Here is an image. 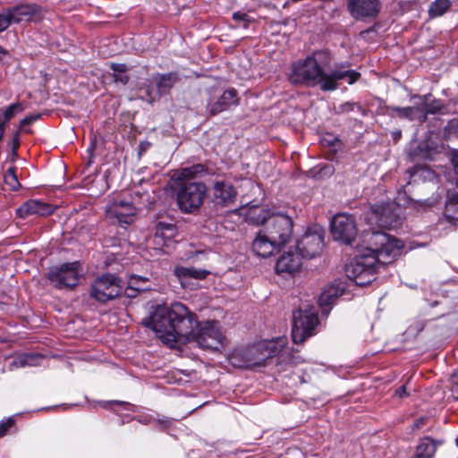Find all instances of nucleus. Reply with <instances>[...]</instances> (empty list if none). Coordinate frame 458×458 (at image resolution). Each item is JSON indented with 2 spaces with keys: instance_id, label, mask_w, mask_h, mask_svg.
Wrapping results in <instances>:
<instances>
[{
  "instance_id": "19",
  "label": "nucleus",
  "mask_w": 458,
  "mask_h": 458,
  "mask_svg": "<svg viewBox=\"0 0 458 458\" xmlns=\"http://www.w3.org/2000/svg\"><path fill=\"white\" fill-rule=\"evenodd\" d=\"M107 212L110 216L116 218L120 224L130 225L136 215V208L131 202L121 199L112 203Z\"/></svg>"
},
{
  "instance_id": "44",
  "label": "nucleus",
  "mask_w": 458,
  "mask_h": 458,
  "mask_svg": "<svg viewBox=\"0 0 458 458\" xmlns=\"http://www.w3.org/2000/svg\"><path fill=\"white\" fill-rule=\"evenodd\" d=\"M395 395H397V396H399L401 398L408 396V394L406 392V386H402L398 389H396Z\"/></svg>"
},
{
  "instance_id": "32",
  "label": "nucleus",
  "mask_w": 458,
  "mask_h": 458,
  "mask_svg": "<svg viewBox=\"0 0 458 458\" xmlns=\"http://www.w3.org/2000/svg\"><path fill=\"white\" fill-rule=\"evenodd\" d=\"M23 111V106L21 103L16 102L11 104L4 112L3 116H0L1 122L4 124H6L8 121H10L15 114L21 113Z\"/></svg>"
},
{
  "instance_id": "49",
  "label": "nucleus",
  "mask_w": 458,
  "mask_h": 458,
  "mask_svg": "<svg viewBox=\"0 0 458 458\" xmlns=\"http://www.w3.org/2000/svg\"><path fill=\"white\" fill-rule=\"evenodd\" d=\"M125 293H126V295L128 297L131 298V297H134L136 295L137 292L136 291H128V287H127L126 290H125Z\"/></svg>"
},
{
  "instance_id": "52",
  "label": "nucleus",
  "mask_w": 458,
  "mask_h": 458,
  "mask_svg": "<svg viewBox=\"0 0 458 458\" xmlns=\"http://www.w3.org/2000/svg\"><path fill=\"white\" fill-rule=\"evenodd\" d=\"M437 304H438V302H437V301H433V302L431 303V307H435V306H437Z\"/></svg>"
},
{
  "instance_id": "37",
  "label": "nucleus",
  "mask_w": 458,
  "mask_h": 458,
  "mask_svg": "<svg viewBox=\"0 0 458 458\" xmlns=\"http://www.w3.org/2000/svg\"><path fill=\"white\" fill-rule=\"evenodd\" d=\"M355 108L358 110H362L360 105L353 103V102H346L339 106V113H350L353 111Z\"/></svg>"
},
{
  "instance_id": "27",
  "label": "nucleus",
  "mask_w": 458,
  "mask_h": 458,
  "mask_svg": "<svg viewBox=\"0 0 458 458\" xmlns=\"http://www.w3.org/2000/svg\"><path fill=\"white\" fill-rule=\"evenodd\" d=\"M4 184L5 191H15L21 188L15 166H11L5 171L4 174Z\"/></svg>"
},
{
  "instance_id": "50",
  "label": "nucleus",
  "mask_w": 458,
  "mask_h": 458,
  "mask_svg": "<svg viewBox=\"0 0 458 458\" xmlns=\"http://www.w3.org/2000/svg\"><path fill=\"white\" fill-rule=\"evenodd\" d=\"M162 424H164L165 427H168L172 424V421L169 420H166L162 421Z\"/></svg>"
},
{
  "instance_id": "38",
  "label": "nucleus",
  "mask_w": 458,
  "mask_h": 458,
  "mask_svg": "<svg viewBox=\"0 0 458 458\" xmlns=\"http://www.w3.org/2000/svg\"><path fill=\"white\" fill-rule=\"evenodd\" d=\"M233 19L237 22H244V27H248V23L251 21L246 13L236 12L233 14Z\"/></svg>"
},
{
  "instance_id": "17",
  "label": "nucleus",
  "mask_w": 458,
  "mask_h": 458,
  "mask_svg": "<svg viewBox=\"0 0 458 458\" xmlns=\"http://www.w3.org/2000/svg\"><path fill=\"white\" fill-rule=\"evenodd\" d=\"M55 207L47 202L29 199L16 209V214L21 218H26L32 215L48 216L55 212Z\"/></svg>"
},
{
  "instance_id": "11",
  "label": "nucleus",
  "mask_w": 458,
  "mask_h": 458,
  "mask_svg": "<svg viewBox=\"0 0 458 458\" xmlns=\"http://www.w3.org/2000/svg\"><path fill=\"white\" fill-rule=\"evenodd\" d=\"M357 225L354 217L346 213L335 215L331 221V233L335 241L351 244L357 236Z\"/></svg>"
},
{
  "instance_id": "12",
  "label": "nucleus",
  "mask_w": 458,
  "mask_h": 458,
  "mask_svg": "<svg viewBox=\"0 0 458 458\" xmlns=\"http://www.w3.org/2000/svg\"><path fill=\"white\" fill-rule=\"evenodd\" d=\"M80 262L64 263L52 268L47 278L55 284L57 288H72L78 284Z\"/></svg>"
},
{
  "instance_id": "28",
  "label": "nucleus",
  "mask_w": 458,
  "mask_h": 458,
  "mask_svg": "<svg viewBox=\"0 0 458 458\" xmlns=\"http://www.w3.org/2000/svg\"><path fill=\"white\" fill-rule=\"evenodd\" d=\"M445 216L449 222L458 220V194L448 196L445 208Z\"/></svg>"
},
{
  "instance_id": "46",
  "label": "nucleus",
  "mask_w": 458,
  "mask_h": 458,
  "mask_svg": "<svg viewBox=\"0 0 458 458\" xmlns=\"http://www.w3.org/2000/svg\"><path fill=\"white\" fill-rule=\"evenodd\" d=\"M130 278H138L139 282L143 284H146L148 283V278L140 276L132 275Z\"/></svg>"
},
{
  "instance_id": "36",
  "label": "nucleus",
  "mask_w": 458,
  "mask_h": 458,
  "mask_svg": "<svg viewBox=\"0 0 458 458\" xmlns=\"http://www.w3.org/2000/svg\"><path fill=\"white\" fill-rule=\"evenodd\" d=\"M12 22L13 21L8 13V10L3 13H0V32L5 30Z\"/></svg>"
},
{
  "instance_id": "8",
  "label": "nucleus",
  "mask_w": 458,
  "mask_h": 458,
  "mask_svg": "<svg viewBox=\"0 0 458 458\" xmlns=\"http://www.w3.org/2000/svg\"><path fill=\"white\" fill-rule=\"evenodd\" d=\"M324 229L313 225L297 239L296 249L303 259H313L320 254L324 247Z\"/></svg>"
},
{
  "instance_id": "22",
  "label": "nucleus",
  "mask_w": 458,
  "mask_h": 458,
  "mask_svg": "<svg viewBox=\"0 0 458 458\" xmlns=\"http://www.w3.org/2000/svg\"><path fill=\"white\" fill-rule=\"evenodd\" d=\"M176 233L174 225L165 222H158L156 225L153 242L162 250L163 246L166 245L167 241H171Z\"/></svg>"
},
{
  "instance_id": "34",
  "label": "nucleus",
  "mask_w": 458,
  "mask_h": 458,
  "mask_svg": "<svg viewBox=\"0 0 458 458\" xmlns=\"http://www.w3.org/2000/svg\"><path fill=\"white\" fill-rule=\"evenodd\" d=\"M430 95H424V102L426 106V112L428 114H435L440 112L443 109V104L439 100H432L429 101L428 98Z\"/></svg>"
},
{
  "instance_id": "1",
  "label": "nucleus",
  "mask_w": 458,
  "mask_h": 458,
  "mask_svg": "<svg viewBox=\"0 0 458 458\" xmlns=\"http://www.w3.org/2000/svg\"><path fill=\"white\" fill-rule=\"evenodd\" d=\"M142 324L155 331L158 338L171 348L195 342L202 349L217 351L224 347L225 337L216 322L199 324L197 316L181 302L170 307L157 306Z\"/></svg>"
},
{
  "instance_id": "53",
  "label": "nucleus",
  "mask_w": 458,
  "mask_h": 458,
  "mask_svg": "<svg viewBox=\"0 0 458 458\" xmlns=\"http://www.w3.org/2000/svg\"><path fill=\"white\" fill-rule=\"evenodd\" d=\"M21 363L22 365H24V364H26V363H27V360H21Z\"/></svg>"
},
{
  "instance_id": "9",
  "label": "nucleus",
  "mask_w": 458,
  "mask_h": 458,
  "mask_svg": "<svg viewBox=\"0 0 458 458\" xmlns=\"http://www.w3.org/2000/svg\"><path fill=\"white\" fill-rule=\"evenodd\" d=\"M122 291L120 280L114 275L98 277L91 285L90 296L99 302H106L118 297Z\"/></svg>"
},
{
  "instance_id": "30",
  "label": "nucleus",
  "mask_w": 458,
  "mask_h": 458,
  "mask_svg": "<svg viewBox=\"0 0 458 458\" xmlns=\"http://www.w3.org/2000/svg\"><path fill=\"white\" fill-rule=\"evenodd\" d=\"M386 113L392 117L397 116L411 121L413 120V109L411 106L399 107L395 106H386Z\"/></svg>"
},
{
  "instance_id": "23",
  "label": "nucleus",
  "mask_w": 458,
  "mask_h": 458,
  "mask_svg": "<svg viewBox=\"0 0 458 458\" xmlns=\"http://www.w3.org/2000/svg\"><path fill=\"white\" fill-rule=\"evenodd\" d=\"M441 443L428 437L420 439L411 458H433L437 445Z\"/></svg>"
},
{
  "instance_id": "26",
  "label": "nucleus",
  "mask_w": 458,
  "mask_h": 458,
  "mask_svg": "<svg viewBox=\"0 0 458 458\" xmlns=\"http://www.w3.org/2000/svg\"><path fill=\"white\" fill-rule=\"evenodd\" d=\"M343 293V289L335 285H329L326 287L319 295L318 303L321 307L329 306L333 304L338 297L342 296Z\"/></svg>"
},
{
  "instance_id": "14",
  "label": "nucleus",
  "mask_w": 458,
  "mask_h": 458,
  "mask_svg": "<svg viewBox=\"0 0 458 458\" xmlns=\"http://www.w3.org/2000/svg\"><path fill=\"white\" fill-rule=\"evenodd\" d=\"M211 191L213 202L220 207L233 205L238 194L236 188L231 182L224 180L216 181Z\"/></svg>"
},
{
  "instance_id": "24",
  "label": "nucleus",
  "mask_w": 458,
  "mask_h": 458,
  "mask_svg": "<svg viewBox=\"0 0 458 458\" xmlns=\"http://www.w3.org/2000/svg\"><path fill=\"white\" fill-rule=\"evenodd\" d=\"M208 173L206 165L202 164L193 165L191 166L182 168L177 173V180L182 182H191V179L201 177Z\"/></svg>"
},
{
  "instance_id": "41",
  "label": "nucleus",
  "mask_w": 458,
  "mask_h": 458,
  "mask_svg": "<svg viewBox=\"0 0 458 458\" xmlns=\"http://www.w3.org/2000/svg\"><path fill=\"white\" fill-rule=\"evenodd\" d=\"M14 420L12 418H9L7 420L0 423V437L5 435V433L11 428Z\"/></svg>"
},
{
  "instance_id": "40",
  "label": "nucleus",
  "mask_w": 458,
  "mask_h": 458,
  "mask_svg": "<svg viewBox=\"0 0 458 458\" xmlns=\"http://www.w3.org/2000/svg\"><path fill=\"white\" fill-rule=\"evenodd\" d=\"M20 130H17L12 140V151L13 156H17V149L20 147Z\"/></svg>"
},
{
  "instance_id": "51",
  "label": "nucleus",
  "mask_w": 458,
  "mask_h": 458,
  "mask_svg": "<svg viewBox=\"0 0 458 458\" xmlns=\"http://www.w3.org/2000/svg\"><path fill=\"white\" fill-rule=\"evenodd\" d=\"M339 142H340L339 139L334 138L332 140V146H335V143H339Z\"/></svg>"
},
{
  "instance_id": "45",
  "label": "nucleus",
  "mask_w": 458,
  "mask_h": 458,
  "mask_svg": "<svg viewBox=\"0 0 458 458\" xmlns=\"http://www.w3.org/2000/svg\"><path fill=\"white\" fill-rule=\"evenodd\" d=\"M392 135H393L394 140L395 142H397L402 137V131L400 130L394 131H393Z\"/></svg>"
},
{
  "instance_id": "18",
  "label": "nucleus",
  "mask_w": 458,
  "mask_h": 458,
  "mask_svg": "<svg viewBox=\"0 0 458 458\" xmlns=\"http://www.w3.org/2000/svg\"><path fill=\"white\" fill-rule=\"evenodd\" d=\"M348 11L355 19L375 16L379 12L378 0H348Z\"/></svg>"
},
{
  "instance_id": "7",
  "label": "nucleus",
  "mask_w": 458,
  "mask_h": 458,
  "mask_svg": "<svg viewBox=\"0 0 458 458\" xmlns=\"http://www.w3.org/2000/svg\"><path fill=\"white\" fill-rule=\"evenodd\" d=\"M318 318L314 308L299 309L293 314L292 337L295 344H302L314 334Z\"/></svg>"
},
{
  "instance_id": "47",
  "label": "nucleus",
  "mask_w": 458,
  "mask_h": 458,
  "mask_svg": "<svg viewBox=\"0 0 458 458\" xmlns=\"http://www.w3.org/2000/svg\"><path fill=\"white\" fill-rule=\"evenodd\" d=\"M423 423H424V418H421V419H420V420L415 421L414 427L416 428H420L423 425Z\"/></svg>"
},
{
  "instance_id": "4",
  "label": "nucleus",
  "mask_w": 458,
  "mask_h": 458,
  "mask_svg": "<svg viewBox=\"0 0 458 458\" xmlns=\"http://www.w3.org/2000/svg\"><path fill=\"white\" fill-rule=\"evenodd\" d=\"M286 344V339L265 340L231 356V363L239 368L264 367L268 359L279 354Z\"/></svg>"
},
{
  "instance_id": "33",
  "label": "nucleus",
  "mask_w": 458,
  "mask_h": 458,
  "mask_svg": "<svg viewBox=\"0 0 458 458\" xmlns=\"http://www.w3.org/2000/svg\"><path fill=\"white\" fill-rule=\"evenodd\" d=\"M418 98L420 99V102L414 106H411L413 109V120L418 119L420 123H424L428 118L424 96L418 97Z\"/></svg>"
},
{
  "instance_id": "16",
  "label": "nucleus",
  "mask_w": 458,
  "mask_h": 458,
  "mask_svg": "<svg viewBox=\"0 0 458 458\" xmlns=\"http://www.w3.org/2000/svg\"><path fill=\"white\" fill-rule=\"evenodd\" d=\"M239 103L238 93L234 89H229L223 92L218 98H211L207 104V113L209 116H215L228 110L232 106Z\"/></svg>"
},
{
  "instance_id": "3",
  "label": "nucleus",
  "mask_w": 458,
  "mask_h": 458,
  "mask_svg": "<svg viewBox=\"0 0 458 458\" xmlns=\"http://www.w3.org/2000/svg\"><path fill=\"white\" fill-rule=\"evenodd\" d=\"M368 242L366 253H362L345 267V273L357 285L369 284L378 267L386 265L401 254L402 243L383 232H369L365 235Z\"/></svg>"
},
{
  "instance_id": "29",
  "label": "nucleus",
  "mask_w": 458,
  "mask_h": 458,
  "mask_svg": "<svg viewBox=\"0 0 458 458\" xmlns=\"http://www.w3.org/2000/svg\"><path fill=\"white\" fill-rule=\"evenodd\" d=\"M110 68L113 71V78L114 82H119L123 85H126L128 83L129 76L126 73L128 67L125 64L111 63Z\"/></svg>"
},
{
  "instance_id": "35",
  "label": "nucleus",
  "mask_w": 458,
  "mask_h": 458,
  "mask_svg": "<svg viewBox=\"0 0 458 458\" xmlns=\"http://www.w3.org/2000/svg\"><path fill=\"white\" fill-rule=\"evenodd\" d=\"M150 287L139 282L138 278H130L128 283V291L143 292L149 290Z\"/></svg>"
},
{
  "instance_id": "54",
  "label": "nucleus",
  "mask_w": 458,
  "mask_h": 458,
  "mask_svg": "<svg viewBox=\"0 0 458 458\" xmlns=\"http://www.w3.org/2000/svg\"><path fill=\"white\" fill-rule=\"evenodd\" d=\"M455 442H456V445L458 446V436H457V438H456Z\"/></svg>"
},
{
  "instance_id": "48",
  "label": "nucleus",
  "mask_w": 458,
  "mask_h": 458,
  "mask_svg": "<svg viewBox=\"0 0 458 458\" xmlns=\"http://www.w3.org/2000/svg\"><path fill=\"white\" fill-rule=\"evenodd\" d=\"M7 55V51L0 46V61Z\"/></svg>"
},
{
  "instance_id": "43",
  "label": "nucleus",
  "mask_w": 458,
  "mask_h": 458,
  "mask_svg": "<svg viewBox=\"0 0 458 458\" xmlns=\"http://www.w3.org/2000/svg\"><path fill=\"white\" fill-rule=\"evenodd\" d=\"M431 206V203L428 200L424 201H415L413 203V208L416 209H424L427 208H429Z\"/></svg>"
},
{
  "instance_id": "15",
  "label": "nucleus",
  "mask_w": 458,
  "mask_h": 458,
  "mask_svg": "<svg viewBox=\"0 0 458 458\" xmlns=\"http://www.w3.org/2000/svg\"><path fill=\"white\" fill-rule=\"evenodd\" d=\"M13 23L39 21L43 19V9L36 4H21L7 9Z\"/></svg>"
},
{
  "instance_id": "31",
  "label": "nucleus",
  "mask_w": 458,
  "mask_h": 458,
  "mask_svg": "<svg viewBox=\"0 0 458 458\" xmlns=\"http://www.w3.org/2000/svg\"><path fill=\"white\" fill-rule=\"evenodd\" d=\"M451 6L450 0H436L428 9L430 17H438L443 15Z\"/></svg>"
},
{
  "instance_id": "13",
  "label": "nucleus",
  "mask_w": 458,
  "mask_h": 458,
  "mask_svg": "<svg viewBox=\"0 0 458 458\" xmlns=\"http://www.w3.org/2000/svg\"><path fill=\"white\" fill-rule=\"evenodd\" d=\"M178 81L179 78L175 72L153 76L146 89L148 100L153 102L159 99L161 96L167 94Z\"/></svg>"
},
{
  "instance_id": "5",
  "label": "nucleus",
  "mask_w": 458,
  "mask_h": 458,
  "mask_svg": "<svg viewBox=\"0 0 458 458\" xmlns=\"http://www.w3.org/2000/svg\"><path fill=\"white\" fill-rule=\"evenodd\" d=\"M257 209L250 210L248 218L254 224L262 225L263 231L280 248L284 246L293 237V221L291 216L281 213H270L269 210L260 209L255 216Z\"/></svg>"
},
{
  "instance_id": "10",
  "label": "nucleus",
  "mask_w": 458,
  "mask_h": 458,
  "mask_svg": "<svg viewBox=\"0 0 458 458\" xmlns=\"http://www.w3.org/2000/svg\"><path fill=\"white\" fill-rule=\"evenodd\" d=\"M401 208L395 202H385L371 207V214L377 224L384 228L395 229L402 225Z\"/></svg>"
},
{
  "instance_id": "6",
  "label": "nucleus",
  "mask_w": 458,
  "mask_h": 458,
  "mask_svg": "<svg viewBox=\"0 0 458 458\" xmlns=\"http://www.w3.org/2000/svg\"><path fill=\"white\" fill-rule=\"evenodd\" d=\"M207 195V186L201 182H182L178 183L176 201L180 210L191 214L199 210Z\"/></svg>"
},
{
  "instance_id": "25",
  "label": "nucleus",
  "mask_w": 458,
  "mask_h": 458,
  "mask_svg": "<svg viewBox=\"0 0 458 458\" xmlns=\"http://www.w3.org/2000/svg\"><path fill=\"white\" fill-rule=\"evenodd\" d=\"M174 274L180 280L187 278L202 280L205 279L208 275H209V271L205 269H198L192 267H176L174 268Z\"/></svg>"
},
{
  "instance_id": "2",
  "label": "nucleus",
  "mask_w": 458,
  "mask_h": 458,
  "mask_svg": "<svg viewBox=\"0 0 458 458\" xmlns=\"http://www.w3.org/2000/svg\"><path fill=\"white\" fill-rule=\"evenodd\" d=\"M332 62V54L327 49L313 51L304 59L294 62L288 75L289 81L294 85L306 87L318 86L322 91H334L339 87V81L346 80L352 85L358 81L360 73L350 69L348 62L335 64L329 72H326Z\"/></svg>"
},
{
  "instance_id": "21",
  "label": "nucleus",
  "mask_w": 458,
  "mask_h": 458,
  "mask_svg": "<svg viewBox=\"0 0 458 458\" xmlns=\"http://www.w3.org/2000/svg\"><path fill=\"white\" fill-rule=\"evenodd\" d=\"M251 249L255 255L261 258H267L278 251L281 248L276 242H272V239L261 228L256 233Z\"/></svg>"
},
{
  "instance_id": "42",
  "label": "nucleus",
  "mask_w": 458,
  "mask_h": 458,
  "mask_svg": "<svg viewBox=\"0 0 458 458\" xmlns=\"http://www.w3.org/2000/svg\"><path fill=\"white\" fill-rule=\"evenodd\" d=\"M448 131L458 137V119H453L448 123Z\"/></svg>"
},
{
  "instance_id": "20",
  "label": "nucleus",
  "mask_w": 458,
  "mask_h": 458,
  "mask_svg": "<svg viewBox=\"0 0 458 458\" xmlns=\"http://www.w3.org/2000/svg\"><path fill=\"white\" fill-rule=\"evenodd\" d=\"M302 259L299 252L290 250L278 258L276 264V272L279 275H293L300 270Z\"/></svg>"
},
{
  "instance_id": "39",
  "label": "nucleus",
  "mask_w": 458,
  "mask_h": 458,
  "mask_svg": "<svg viewBox=\"0 0 458 458\" xmlns=\"http://www.w3.org/2000/svg\"><path fill=\"white\" fill-rule=\"evenodd\" d=\"M39 117H40V114H31V115L24 117L22 120H21L18 130H20V131H21L24 126L31 124L32 123H34L38 119H39Z\"/></svg>"
}]
</instances>
